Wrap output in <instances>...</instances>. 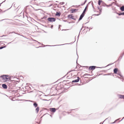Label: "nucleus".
I'll return each instance as SVG.
<instances>
[{
    "instance_id": "obj_8",
    "label": "nucleus",
    "mask_w": 124,
    "mask_h": 124,
    "mask_svg": "<svg viewBox=\"0 0 124 124\" xmlns=\"http://www.w3.org/2000/svg\"><path fill=\"white\" fill-rule=\"evenodd\" d=\"M84 15H85V14H83V13H82V14L80 16V17L79 19V20H80L82 19V18L84 16Z\"/></svg>"
},
{
    "instance_id": "obj_24",
    "label": "nucleus",
    "mask_w": 124,
    "mask_h": 124,
    "mask_svg": "<svg viewBox=\"0 0 124 124\" xmlns=\"http://www.w3.org/2000/svg\"><path fill=\"white\" fill-rule=\"evenodd\" d=\"M1 20V21H2V20Z\"/></svg>"
},
{
    "instance_id": "obj_4",
    "label": "nucleus",
    "mask_w": 124,
    "mask_h": 124,
    "mask_svg": "<svg viewBox=\"0 0 124 124\" xmlns=\"http://www.w3.org/2000/svg\"><path fill=\"white\" fill-rule=\"evenodd\" d=\"M96 66H90L89 67V70H94Z\"/></svg>"
},
{
    "instance_id": "obj_1",
    "label": "nucleus",
    "mask_w": 124,
    "mask_h": 124,
    "mask_svg": "<svg viewBox=\"0 0 124 124\" xmlns=\"http://www.w3.org/2000/svg\"><path fill=\"white\" fill-rule=\"evenodd\" d=\"M3 82L7 81L10 79V78L9 76L7 75L3 76L1 77Z\"/></svg>"
},
{
    "instance_id": "obj_22",
    "label": "nucleus",
    "mask_w": 124,
    "mask_h": 124,
    "mask_svg": "<svg viewBox=\"0 0 124 124\" xmlns=\"http://www.w3.org/2000/svg\"><path fill=\"white\" fill-rule=\"evenodd\" d=\"M111 6V5L110 4L109 5H106V6H107V7H108V6Z\"/></svg>"
},
{
    "instance_id": "obj_20",
    "label": "nucleus",
    "mask_w": 124,
    "mask_h": 124,
    "mask_svg": "<svg viewBox=\"0 0 124 124\" xmlns=\"http://www.w3.org/2000/svg\"><path fill=\"white\" fill-rule=\"evenodd\" d=\"M56 15L60 16V14L58 12H57L56 13Z\"/></svg>"
},
{
    "instance_id": "obj_9",
    "label": "nucleus",
    "mask_w": 124,
    "mask_h": 124,
    "mask_svg": "<svg viewBox=\"0 0 124 124\" xmlns=\"http://www.w3.org/2000/svg\"><path fill=\"white\" fill-rule=\"evenodd\" d=\"M78 79H77L75 80H73V82H78L79 81V78L78 77Z\"/></svg>"
},
{
    "instance_id": "obj_17",
    "label": "nucleus",
    "mask_w": 124,
    "mask_h": 124,
    "mask_svg": "<svg viewBox=\"0 0 124 124\" xmlns=\"http://www.w3.org/2000/svg\"><path fill=\"white\" fill-rule=\"evenodd\" d=\"M33 105L35 107H36L37 106L38 104L37 103H35L33 104Z\"/></svg>"
},
{
    "instance_id": "obj_16",
    "label": "nucleus",
    "mask_w": 124,
    "mask_h": 124,
    "mask_svg": "<svg viewBox=\"0 0 124 124\" xmlns=\"http://www.w3.org/2000/svg\"><path fill=\"white\" fill-rule=\"evenodd\" d=\"M86 9H87V6H86L85 7V9L84 10V11H83V13H83V14H85V11H86Z\"/></svg>"
},
{
    "instance_id": "obj_13",
    "label": "nucleus",
    "mask_w": 124,
    "mask_h": 124,
    "mask_svg": "<svg viewBox=\"0 0 124 124\" xmlns=\"http://www.w3.org/2000/svg\"><path fill=\"white\" fill-rule=\"evenodd\" d=\"M45 1L44 0H42V1H40V2L39 3V5H41V3H45Z\"/></svg>"
},
{
    "instance_id": "obj_15",
    "label": "nucleus",
    "mask_w": 124,
    "mask_h": 124,
    "mask_svg": "<svg viewBox=\"0 0 124 124\" xmlns=\"http://www.w3.org/2000/svg\"><path fill=\"white\" fill-rule=\"evenodd\" d=\"M119 16L121 15H124V12L122 13H117Z\"/></svg>"
},
{
    "instance_id": "obj_21",
    "label": "nucleus",
    "mask_w": 124,
    "mask_h": 124,
    "mask_svg": "<svg viewBox=\"0 0 124 124\" xmlns=\"http://www.w3.org/2000/svg\"><path fill=\"white\" fill-rule=\"evenodd\" d=\"M4 47H2V46L1 47H0V49H2V48H3Z\"/></svg>"
},
{
    "instance_id": "obj_14",
    "label": "nucleus",
    "mask_w": 124,
    "mask_h": 124,
    "mask_svg": "<svg viewBox=\"0 0 124 124\" xmlns=\"http://www.w3.org/2000/svg\"><path fill=\"white\" fill-rule=\"evenodd\" d=\"M120 10L122 11H124V6H123L120 8Z\"/></svg>"
},
{
    "instance_id": "obj_2",
    "label": "nucleus",
    "mask_w": 124,
    "mask_h": 124,
    "mask_svg": "<svg viewBox=\"0 0 124 124\" xmlns=\"http://www.w3.org/2000/svg\"><path fill=\"white\" fill-rule=\"evenodd\" d=\"M114 73L117 74L120 76H121V73L117 68H115L114 70Z\"/></svg>"
},
{
    "instance_id": "obj_19",
    "label": "nucleus",
    "mask_w": 124,
    "mask_h": 124,
    "mask_svg": "<svg viewBox=\"0 0 124 124\" xmlns=\"http://www.w3.org/2000/svg\"><path fill=\"white\" fill-rule=\"evenodd\" d=\"M102 1L100 0H99L98 2V4L99 5H100L101 4V2Z\"/></svg>"
},
{
    "instance_id": "obj_18",
    "label": "nucleus",
    "mask_w": 124,
    "mask_h": 124,
    "mask_svg": "<svg viewBox=\"0 0 124 124\" xmlns=\"http://www.w3.org/2000/svg\"><path fill=\"white\" fill-rule=\"evenodd\" d=\"M39 110V107H37L36 109V111L37 113H38Z\"/></svg>"
},
{
    "instance_id": "obj_23",
    "label": "nucleus",
    "mask_w": 124,
    "mask_h": 124,
    "mask_svg": "<svg viewBox=\"0 0 124 124\" xmlns=\"http://www.w3.org/2000/svg\"><path fill=\"white\" fill-rule=\"evenodd\" d=\"M41 86H44V85H41Z\"/></svg>"
},
{
    "instance_id": "obj_10",
    "label": "nucleus",
    "mask_w": 124,
    "mask_h": 124,
    "mask_svg": "<svg viewBox=\"0 0 124 124\" xmlns=\"http://www.w3.org/2000/svg\"><path fill=\"white\" fill-rule=\"evenodd\" d=\"M2 86L4 88L6 89L7 88V86L5 84H2Z\"/></svg>"
},
{
    "instance_id": "obj_3",
    "label": "nucleus",
    "mask_w": 124,
    "mask_h": 124,
    "mask_svg": "<svg viewBox=\"0 0 124 124\" xmlns=\"http://www.w3.org/2000/svg\"><path fill=\"white\" fill-rule=\"evenodd\" d=\"M47 20L50 22H53L55 21V19L54 18L49 17L47 19Z\"/></svg>"
},
{
    "instance_id": "obj_11",
    "label": "nucleus",
    "mask_w": 124,
    "mask_h": 124,
    "mask_svg": "<svg viewBox=\"0 0 124 124\" xmlns=\"http://www.w3.org/2000/svg\"><path fill=\"white\" fill-rule=\"evenodd\" d=\"M119 97L120 98L123 99H124V95H119Z\"/></svg>"
},
{
    "instance_id": "obj_5",
    "label": "nucleus",
    "mask_w": 124,
    "mask_h": 124,
    "mask_svg": "<svg viewBox=\"0 0 124 124\" xmlns=\"http://www.w3.org/2000/svg\"><path fill=\"white\" fill-rule=\"evenodd\" d=\"M50 110L51 112H54L56 111V109L54 108H50Z\"/></svg>"
},
{
    "instance_id": "obj_7",
    "label": "nucleus",
    "mask_w": 124,
    "mask_h": 124,
    "mask_svg": "<svg viewBox=\"0 0 124 124\" xmlns=\"http://www.w3.org/2000/svg\"><path fill=\"white\" fill-rule=\"evenodd\" d=\"M78 10V9H73L71 10V11L72 13H74L76 12Z\"/></svg>"
},
{
    "instance_id": "obj_12",
    "label": "nucleus",
    "mask_w": 124,
    "mask_h": 124,
    "mask_svg": "<svg viewBox=\"0 0 124 124\" xmlns=\"http://www.w3.org/2000/svg\"><path fill=\"white\" fill-rule=\"evenodd\" d=\"M98 8L100 11V12H99V14H98V15L100 14L101 12V11L102 9L101 8H99V7H98Z\"/></svg>"
},
{
    "instance_id": "obj_6",
    "label": "nucleus",
    "mask_w": 124,
    "mask_h": 124,
    "mask_svg": "<svg viewBox=\"0 0 124 124\" xmlns=\"http://www.w3.org/2000/svg\"><path fill=\"white\" fill-rule=\"evenodd\" d=\"M68 17L69 18H71L73 19H74V16H73L72 15H69Z\"/></svg>"
}]
</instances>
